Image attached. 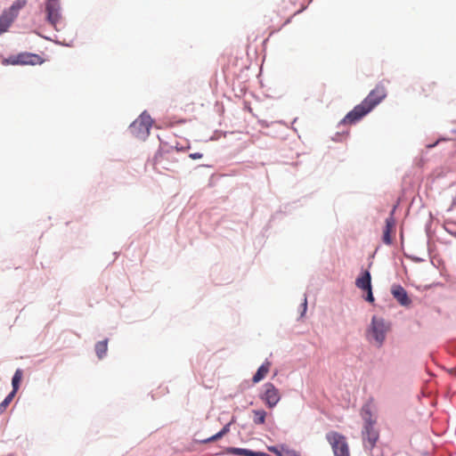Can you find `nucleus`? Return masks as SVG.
Returning a JSON list of instances; mask_svg holds the SVG:
<instances>
[{
    "label": "nucleus",
    "instance_id": "2",
    "mask_svg": "<svg viewBox=\"0 0 456 456\" xmlns=\"http://www.w3.org/2000/svg\"><path fill=\"white\" fill-rule=\"evenodd\" d=\"M326 439L334 456H350L349 445L344 435L337 431H330L326 434Z\"/></svg>",
    "mask_w": 456,
    "mask_h": 456
},
{
    "label": "nucleus",
    "instance_id": "8",
    "mask_svg": "<svg viewBox=\"0 0 456 456\" xmlns=\"http://www.w3.org/2000/svg\"><path fill=\"white\" fill-rule=\"evenodd\" d=\"M46 20L56 27L61 19L60 0H46L45 3Z\"/></svg>",
    "mask_w": 456,
    "mask_h": 456
},
{
    "label": "nucleus",
    "instance_id": "14",
    "mask_svg": "<svg viewBox=\"0 0 456 456\" xmlns=\"http://www.w3.org/2000/svg\"><path fill=\"white\" fill-rule=\"evenodd\" d=\"M228 452L233 455H244V456H270L265 452H253L248 449L232 447L228 449Z\"/></svg>",
    "mask_w": 456,
    "mask_h": 456
},
{
    "label": "nucleus",
    "instance_id": "7",
    "mask_svg": "<svg viewBox=\"0 0 456 456\" xmlns=\"http://www.w3.org/2000/svg\"><path fill=\"white\" fill-rule=\"evenodd\" d=\"M387 96V90L384 86L379 84L372 89L362 102L371 111Z\"/></svg>",
    "mask_w": 456,
    "mask_h": 456
},
{
    "label": "nucleus",
    "instance_id": "15",
    "mask_svg": "<svg viewBox=\"0 0 456 456\" xmlns=\"http://www.w3.org/2000/svg\"><path fill=\"white\" fill-rule=\"evenodd\" d=\"M233 422H234V419H232L218 433H216V435H214L208 438L202 440L200 443L208 444V443H212V442H216V441L219 440L220 438H222L224 436H225L230 431V427Z\"/></svg>",
    "mask_w": 456,
    "mask_h": 456
},
{
    "label": "nucleus",
    "instance_id": "11",
    "mask_svg": "<svg viewBox=\"0 0 456 456\" xmlns=\"http://www.w3.org/2000/svg\"><path fill=\"white\" fill-rule=\"evenodd\" d=\"M394 210L391 212L390 216L386 219V225L383 231L382 240L385 244L390 245L393 242L395 230V220L394 218Z\"/></svg>",
    "mask_w": 456,
    "mask_h": 456
},
{
    "label": "nucleus",
    "instance_id": "21",
    "mask_svg": "<svg viewBox=\"0 0 456 456\" xmlns=\"http://www.w3.org/2000/svg\"><path fill=\"white\" fill-rule=\"evenodd\" d=\"M268 450L274 452L277 456H283V446H270L268 447Z\"/></svg>",
    "mask_w": 456,
    "mask_h": 456
},
{
    "label": "nucleus",
    "instance_id": "19",
    "mask_svg": "<svg viewBox=\"0 0 456 456\" xmlns=\"http://www.w3.org/2000/svg\"><path fill=\"white\" fill-rule=\"evenodd\" d=\"M255 424H264L265 421L266 412L264 410H254L253 411Z\"/></svg>",
    "mask_w": 456,
    "mask_h": 456
},
{
    "label": "nucleus",
    "instance_id": "18",
    "mask_svg": "<svg viewBox=\"0 0 456 456\" xmlns=\"http://www.w3.org/2000/svg\"><path fill=\"white\" fill-rule=\"evenodd\" d=\"M22 376H23L22 370L20 369L16 370V371L12 377V393H14L16 395V393L19 389L20 383L22 379Z\"/></svg>",
    "mask_w": 456,
    "mask_h": 456
},
{
    "label": "nucleus",
    "instance_id": "22",
    "mask_svg": "<svg viewBox=\"0 0 456 456\" xmlns=\"http://www.w3.org/2000/svg\"><path fill=\"white\" fill-rule=\"evenodd\" d=\"M287 456H301V454L294 450H287Z\"/></svg>",
    "mask_w": 456,
    "mask_h": 456
},
{
    "label": "nucleus",
    "instance_id": "17",
    "mask_svg": "<svg viewBox=\"0 0 456 456\" xmlns=\"http://www.w3.org/2000/svg\"><path fill=\"white\" fill-rule=\"evenodd\" d=\"M108 350V339L99 341L95 345V353L99 359H102Z\"/></svg>",
    "mask_w": 456,
    "mask_h": 456
},
{
    "label": "nucleus",
    "instance_id": "1",
    "mask_svg": "<svg viewBox=\"0 0 456 456\" xmlns=\"http://www.w3.org/2000/svg\"><path fill=\"white\" fill-rule=\"evenodd\" d=\"M363 419L362 440L365 446L372 449L379 437V431L375 428L376 420L372 419L371 413L369 410L364 411Z\"/></svg>",
    "mask_w": 456,
    "mask_h": 456
},
{
    "label": "nucleus",
    "instance_id": "10",
    "mask_svg": "<svg viewBox=\"0 0 456 456\" xmlns=\"http://www.w3.org/2000/svg\"><path fill=\"white\" fill-rule=\"evenodd\" d=\"M355 285L358 289L367 292L365 299L368 302L372 303L374 301L371 290V276L369 271H364L362 275L356 279Z\"/></svg>",
    "mask_w": 456,
    "mask_h": 456
},
{
    "label": "nucleus",
    "instance_id": "24",
    "mask_svg": "<svg viewBox=\"0 0 456 456\" xmlns=\"http://www.w3.org/2000/svg\"><path fill=\"white\" fill-rule=\"evenodd\" d=\"M304 305H305V307L306 306V298L305 297L304 298Z\"/></svg>",
    "mask_w": 456,
    "mask_h": 456
},
{
    "label": "nucleus",
    "instance_id": "6",
    "mask_svg": "<svg viewBox=\"0 0 456 456\" xmlns=\"http://www.w3.org/2000/svg\"><path fill=\"white\" fill-rule=\"evenodd\" d=\"M375 341L381 346L386 338V334L389 330V325L382 318L372 317L370 329Z\"/></svg>",
    "mask_w": 456,
    "mask_h": 456
},
{
    "label": "nucleus",
    "instance_id": "3",
    "mask_svg": "<svg viewBox=\"0 0 456 456\" xmlns=\"http://www.w3.org/2000/svg\"><path fill=\"white\" fill-rule=\"evenodd\" d=\"M27 4V0H16L12 3L9 9L3 12L0 16V35L5 32L15 18L18 16L19 12Z\"/></svg>",
    "mask_w": 456,
    "mask_h": 456
},
{
    "label": "nucleus",
    "instance_id": "13",
    "mask_svg": "<svg viewBox=\"0 0 456 456\" xmlns=\"http://www.w3.org/2000/svg\"><path fill=\"white\" fill-rule=\"evenodd\" d=\"M265 387V391L264 393L263 399L268 404L269 407H273L280 400L278 390L272 384H266Z\"/></svg>",
    "mask_w": 456,
    "mask_h": 456
},
{
    "label": "nucleus",
    "instance_id": "23",
    "mask_svg": "<svg viewBox=\"0 0 456 456\" xmlns=\"http://www.w3.org/2000/svg\"><path fill=\"white\" fill-rule=\"evenodd\" d=\"M202 156L203 155L201 153H200V152H195V153H191L190 154V158L192 159H201Z\"/></svg>",
    "mask_w": 456,
    "mask_h": 456
},
{
    "label": "nucleus",
    "instance_id": "20",
    "mask_svg": "<svg viewBox=\"0 0 456 456\" xmlns=\"http://www.w3.org/2000/svg\"><path fill=\"white\" fill-rule=\"evenodd\" d=\"M14 396H15V394L11 392L4 398V400L0 403V414L4 413L5 411L6 408L11 403V402L12 401Z\"/></svg>",
    "mask_w": 456,
    "mask_h": 456
},
{
    "label": "nucleus",
    "instance_id": "12",
    "mask_svg": "<svg viewBox=\"0 0 456 456\" xmlns=\"http://www.w3.org/2000/svg\"><path fill=\"white\" fill-rule=\"evenodd\" d=\"M391 293L401 305H411V300L409 297L407 291L401 285H394L391 289Z\"/></svg>",
    "mask_w": 456,
    "mask_h": 456
},
{
    "label": "nucleus",
    "instance_id": "4",
    "mask_svg": "<svg viewBox=\"0 0 456 456\" xmlns=\"http://www.w3.org/2000/svg\"><path fill=\"white\" fill-rule=\"evenodd\" d=\"M151 126V116L144 112L131 124L130 131L135 137L144 139L149 135Z\"/></svg>",
    "mask_w": 456,
    "mask_h": 456
},
{
    "label": "nucleus",
    "instance_id": "5",
    "mask_svg": "<svg viewBox=\"0 0 456 456\" xmlns=\"http://www.w3.org/2000/svg\"><path fill=\"white\" fill-rule=\"evenodd\" d=\"M43 62L44 60L40 55L31 53H21L12 55L4 59L2 61L4 65H37Z\"/></svg>",
    "mask_w": 456,
    "mask_h": 456
},
{
    "label": "nucleus",
    "instance_id": "16",
    "mask_svg": "<svg viewBox=\"0 0 456 456\" xmlns=\"http://www.w3.org/2000/svg\"><path fill=\"white\" fill-rule=\"evenodd\" d=\"M270 366L271 364L268 362L263 363L253 376L252 381L254 383H258L264 379L270 370Z\"/></svg>",
    "mask_w": 456,
    "mask_h": 456
},
{
    "label": "nucleus",
    "instance_id": "9",
    "mask_svg": "<svg viewBox=\"0 0 456 456\" xmlns=\"http://www.w3.org/2000/svg\"><path fill=\"white\" fill-rule=\"evenodd\" d=\"M370 110L362 103L356 105L346 117L341 120L343 125H353L367 115Z\"/></svg>",
    "mask_w": 456,
    "mask_h": 456
}]
</instances>
